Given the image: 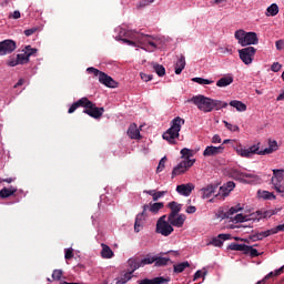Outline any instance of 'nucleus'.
Segmentation results:
<instances>
[{"label": "nucleus", "mask_w": 284, "mask_h": 284, "mask_svg": "<svg viewBox=\"0 0 284 284\" xmlns=\"http://www.w3.org/2000/svg\"><path fill=\"white\" fill-rule=\"evenodd\" d=\"M214 3L216 6H221L223 8V6H225V3H227V0H214Z\"/></svg>", "instance_id": "774afa93"}, {"label": "nucleus", "mask_w": 284, "mask_h": 284, "mask_svg": "<svg viewBox=\"0 0 284 284\" xmlns=\"http://www.w3.org/2000/svg\"><path fill=\"white\" fill-rule=\"evenodd\" d=\"M165 283H170L169 278L165 277H154L152 280L150 278H144L142 281L139 282V284H165Z\"/></svg>", "instance_id": "aec40b11"}, {"label": "nucleus", "mask_w": 284, "mask_h": 284, "mask_svg": "<svg viewBox=\"0 0 284 284\" xmlns=\"http://www.w3.org/2000/svg\"><path fill=\"white\" fill-rule=\"evenodd\" d=\"M168 194V191H158L154 194H152L153 201H156L161 199L162 196H165Z\"/></svg>", "instance_id": "864d4df0"}, {"label": "nucleus", "mask_w": 284, "mask_h": 284, "mask_svg": "<svg viewBox=\"0 0 284 284\" xmlns=\"http://www.w3.org/2000/svg\"><path fill=\"white\" fill-rule=\"evenodd\" d=\"M168 215H162L158 222H156V229L155 232L158 234H161L162 236H170L172 232H174V227L170 223V221H166Z\"/></svg>", "instance_id": "1a4fd4ad"}, {"label": "nucleus", "mask_w": 284, "mask_h": 284, "mask_svg": "<svg viewBox=\"0 0 284 284\" xmlns=\"http://www.w3.org/2000/svg\"><path fill=\"white\" fill-rule=\"evenodd\" d=\"M17 50V42L13 40H3L0 42V57H6V54H12Z\"/></svg>", "instance_id": "4468645a"}, {"label": "nucleus", "mask_w": 284, "mask_h": 284, "mask_svg": "<svg viewBox=\"0 0 284 284\" xmlns=\"http://www.w3.org/2000/svg\"><path fill=\"white\" fill-rule=\"evenodd\" d=\"M168 207L171 210L169 214L170 219H174V216H179V212H181V204L173 201L168 204Z\"/></svg>", "instance_id": "4be33fe9"}, {"label": "nucleus", "mask_w": 284, "mask_h": 284, "mask_svg": "<svg viewBox=\"0 0 284 284\" xmlns=\"http://www.w3.org/2000/svg\"><path fill=\"white\" fill-rule=\"evenodd\" d=\"M225 146L221 144L220 146H206L203 151V156H219V154H223Z\"/></svg>", "instance_id": "2eb2a0df"}, {"label": "nucleus", "mask_w": 284, "mask_h": 284, "mask_svg": "<svg viewBox=\"0 0 284 284\" xmlns=\"http://www.w3.org/2000/svg\"><path fill=\"white\" fill-rule=\"evenodd\" d=\"M165 163H168V158L164 156L160 160L156 172H163L165 170Z\"/></svg>", "instance_id": "8fccbe9b"}, {"label": "nucleus", "mask_w": 284, "mask_h": 284, "mask_svg": "<svg viewBox=\"0 0 284 284\" xmlns=\"http://www.w3.org/2000/svg\"><path fill=\"white\" fill-rule=\"evenodd\" d=\"M183 125H185V119L176 116L171 121V128L163 133L162 139L168 141L170 145H176V139L181 136L180 132Z\"/></svg>", "instance_id": "7ed1b4c3"}, {"label": "nucleus", "mask_w": 284, "mask_h": 284, "mask_svg": "<svg viewBox=\"0 0 284 284\" xmlns=\"http://www.w3.org/2000/svg\"><path fill=\"white\" fill-rule=\"evenodd\" d=\"M24 54H27V57H32L34 54H37V49L32 48L31 45H27L24 49Z\"/></svg>", "instance_id": "3c124183"}, {"label": "nucleus", "mask_w": 284, "mask_h": 284, "mask_svg": "<svg viewBox=\"0 0 284 284\" xmlns=\"http://www.w3.org/2000/svg\"><path fill=\"white\" fill-rule=\"evenodd\" d=\"M180 154H182V159H185L184 161H193L192 156H194V151L184 148L180 151Z\"/></svg>", "instance_id": "c9c22d12"}, {"label": "nucleus", "mask_w": 284, "mask_h": 284, "mask_svg": "<svg viewBox=\"0 0 284 284\" xmlns=\"http://www.w3.org/2000/svg\"><path fill=\"white\" fill-rule=\"evenodd\" d=\"M140 77L142 81H145V83H148V81H152V74L140 73Z\"/></svg>", "instance_id": "13d9d810"}, {"label": "nucleus", "mask_w": 284, "mask_h": 284, "mask_svg": "<svg viewBox=\"0 0 284 284\" xmlns=\"http://www.w3.org/2000/svg\"><path fill=\"white\" fill-rule=\"evenodd\" d=\"M62 276H63V271L61 270H54L52 273L53 281H61Z\"/></svg>", "instance_id": "603ef678"}, {"label": "nucleus", "mask_w": 284, "mask_h": 284, "mask_svg": "<svg viewBox=\"0 0 284 284\" xmlns=\"http://www.w3.org/2000/svg\"><path fill=\"white\" fill-rule=\"evenodd\" d=\"M152 263H154V256L150 257V255L144 258L133 257L128 261L129 267L132 272H136L140 267H145V265H152Z\"/></svg>", "instance_id": "9d476101"}, {"label": "nucleus", "mask_w": 284, "mask_h": 284, "mask_svg": "<svg viewBox=\"0 0 284 284\" xmlns=\"http://www.w3.org/2000/svg\"><path fill=\"white\" fill-rule=\"evenodd\" d=\"M229 219H232L234 223H245V221H247V215L236 214L234 217L232 215L229 216Z\"/></svg>", "instance_id": "a18cd8bd"}, {"label": "nucleus", "mask_w": 284, "mask_h": 284, "mask_svg": "<svg viewBox=\"0 0 284 284\" xmlns=\"http://www.w3.org/2000/svg\"><path fill=\"white\" fill-rule=\"evenodd\" d=\"M231 236L232 235L230 234H219L209 242V245H213L214 247H222L223 241H229Z\"/></svg>", "instance_id": "6ab92c4d"}, {"label": "nucleus", "mask_w": 284, "mask_h": 284, "mask_svg": "<svg viewBox=\"0 0 284 284\" xmlns=\"http://www.w3.org/2000/svg\"><path fill=\"white\" fill-rule=\"evenodd\" d=\"M258 199H263L264 201H275L276 195L268 191H257Z\"/></svg>", "instance_id": "cd10ccee"}, {"label": "nucleus", "mask_w": 284, "mask_h": 284, "mask_svg": "<svg viewBox=\"0 0 284 284\" xmlns=\"http://www.w3.org/2000/svg\"><path fill=\"white\" fill-rule=\"evenodd\" d=\"M232 83H234V78L231 75H227L217 80L216 85L217 88H227V85H232Z\"/></svg>", "instance_id": "393cba45"}, {"label": "nucleus", "mask_w": 284, "mask_h": 284, "mask_svg": "<svg viewBox=\"0 0 284 284\" xmlns=\"http://www.w3.org/2000/svg\"><path fill=\"white\" fill-rule=\"evenodd\" d=\"M275 47H276V50H283L284 49V41L283 40H277L275 42Z\"/></svg>", "instance_id": "e2e57ef3"}, {"label": "nucleus", "mask_w": 284, "mask_h": 284, "mask_svg": "<svg viewBox=\"0 0 284 284\" xmlns=\"http://www.w3.org/2000/svg\"><path fill=\"white\" fill-rule=\"evenodd\" d=\"M64 257H65L67 261H70V258H74V252L72 251V248H67L65 250Z\"/></svg>", "instance_id": "5fc2aeb1"}, {"label": "nucleus", "mask_w": 284, "mask_h": 284, "mask_svg": "<svg viewBox=\"0 0 284 284\" xmlns=\"http://www.w3.org/2000/svg\"><path fill=\"white\" fill-rule=\"evenodd\" d=\"M244 254H250V256L252 258H256V256H261V253H258V250L252 247V246H247L244 250Z\"/></svg>", "instance_id": "58836bf2"}, {"label": "nucleus", "mask_w": 284, "mask_h": 284, "mask_svg": "<svg viewBox=\"0 0 284 284\" xmlns=\"http://www.w3.org/2000/svg\"><path fill=\"white\" fill-rule=\"evenodd\" d=\"M132 274H134V271L131 268V271L126 272L115 284H125L128 281H132Z\"/></svg>", "instance_id": "e433bc0d"}, {"label": "nucleus", "mask_w": 284, "mask_h": 284, "mask_svg": "<svg viewBox=\"0 0 284 284\" xmlns=\"http://www.w3.org/2000/svg\"><path fill=\"white\" fill-rule=\"evenodd\" d=\"M18 58V63H20V65H26V63H30V58L28 57L27 53H19L17 54Z\"/></svg>", "instance_id": "79ce46f5"}, {"label": "nucleus", "mask_w": 284, "mask_h": 284, "mask_svg": "<svg viewBox=\"0 0 284 284\" xmlns=\"http://www.w3.org/2000/svg\"><path fill=\"white\" fill-rule=\"evenodd\" d=\"M266 12H268L270 17H276L278 14V4L273 3L267 9Z\"/></svg>", "instance_id": "c03bdc74"}, {"label": "nucleus", "mask_w": 284, "mask_h": 284, "mask_svg": "<svg viewBox=\"0 0 284 284\" xmlns=\"http://www.w3.org/2000/svg\"><path fill=\"white\" fill-rule=\"evenodd\" d=\"M281 68H283V65L278 62H274L271 67L272 72H281Z\"/></svg>", "instance_id": "6e6d98bb"}, {"label": "nucleus", "mask_w": 284, "mask_h": 284, "mask_svg": "<svg viewBox=\"0 0 284 284\" xmlns=\"http://www.w3.org/2000/svg\"><path fill=\"white\" fill-rule=\"evenodd\" d=\"M284 272V266L275 270L274 272H270L263 280L258 281L256 284H265L270 278H274V276H281Z\"/></svg>", "instance_id": "412c9836"}, {"label": "nucleus", "mask_w": 284, "mask_h": 284, "mask_svg": "<svg viewBox=\"0 0 284 284\" xmlns=\"http://www.w3.org/2000/svg\"><path fill=\"white\" fill-rule=\"evenodd\" d=\"M185 70V55H180L175 63V74H181Z\"/></svg>", "instance_id": "c85d7f7f"}, {"label": "nucleus", "mask_w": 284, "mask_h": 284, "mask_svg": "<svg viewBox=\"0 0 284 284\" xmlns=\"http://www.w3.org/2000/svg\"><path fill=\"white\" fill-rule=\"evenodd\" d=\"M223 123H224V125H225V128L227 129V130H230V132H239L241 129L239 128V125H236V124H232V123H230V122H227V121H223Z\"/></svg>", "instance_id": "de8ad7c7"}, {"label": "nucleus", "mask_w": 284, "mask_h": 284, "mask_svg": "<svg viewBox=\"0 0 284 284\" xmlns=\"http://www.w3.org/2000/svg\"><path fill=\"white\" fill-rule=\"evenodd\" d=\"M101 247H102V251H101L102 258H112V257H114V252L112 251V248H110V246L102 243Z\"/></svg>", "instance_id": "bb28decb"}, {"label": "nucleus", "mask_w": 284, "mask_h": 284, "mask_svg": "<svg viewBox=\"0 0 284 284\" xmlns=\"http://www.w3.org/2000/svg\"><path fill=\"white\" fill-rule=\"evenodd\" d=\"M186 267H190V262H182L173 266V272L175 274H181L185 272Z\"/></svg>", "instance_id": "72a5a7b5"}, {"label": "nucleus", "mask_w": 284, "mask_h": 284, "mask_svg": "<svg viewBox=\"0 0 284 284\" xmlns=\"http://www.w3.org/2000/svg\"><path fill=\"white\" fill-rule=\"evenodd\" d=\"M261 143L254 144L248 149H243V146L240 144L235 148L236 154L239 156H242L243 159H252L254 154H258L260 156H264L265 154H272L273 152H276L278 150V142L276 140L268 142V148L261 150Z\"/></svg>", "instance_id": "f03ea898"}, {"label": "nucleus", "mask_w": 284, "mask_h": 284, "mask_svg": "<svg viewBox=\"0 0 284 284\" xmlns=\"http://www.w3.org/2000/svg\"><path fill=\"white\" fill-rule=\"evenodd\" d=\"M185 219H187L185 214H178L173 217H170V215H168V221L173 227H183Z\"/></svg>", "instance_id": "f3484780"}, {"label": "nucleus", "mask_w": 284, "mask_h": 284, "mask_svg": "<svg viewBox=\"0 0 284 284\" xmlns=\"http://www.w3.org/2000/svg\"><path fill=\"white\" fill-rule=\"evenodd\" d=\"M186 214H194L196 212V206H187L185 210Z\"/></svg>", "instance_id": "0e129e2a"}, {"label": "nucleus", "mask_w": 284, "mask_h": 284, "mask_svg": "<svg viewBox=\"0 0 284 284\" xmlns=\"http://www.w3.org/2000/svg\"><path fill=\"white\" fill-rule=\"evenodd\" d=\"M196 163V159L193 160H183L176 166L173 168L172 176H180V174H185L192 165Z\"/></svg>", "instance_id": "ddd939ff"}, {"label": "nucleus", "mask_w": 284, "mask_h": 284, "mask_svg": "<svg viewBox=\"0 0 284 284\" xmlns=\"http://www.w3.org/2000/svg\"><path fill=\"white\" fill-rule=\"evenodd\" d=\"M153 261L155 267H165L170 263V257L153 256Z\"/></svg>", "instance_id": "2f4dec72"}, {"label": "nucleus", "mask_w": 284, "mask_h": 284, "mask_svg": "<svg viewBox=\"0 0 284 284\" xmlns=\"http://www.w3.org/2000/svg\"><path fill=\"white\" fill-rule=\"evenodd\" d=\"M9 19H21V12L19 10L13 11L9 14Z\"/></svg>", "instance_id": "4d7b16f0"}, {"label": "nucleus", "mask_w": 284, "mask_h": 284, "mask_svg": "<svg viewBox=\"0 0 284 284\" xmlns=\"http://www.w3.org/2000/svg\"><path fill=\"white\" fill-rule=\"evenodd\" d=\"M14 194H17V187L14 186L0 190V199H10V196H14Z\"/></svg>", "instance_id": "5701e85b"}, {"label": "nucleus", "mask_w": 284, "mask_h": 284, "mask_svg": "<svg viewBox=\"0 0 284 284\" xmlns=\"http://www.w3.org/2000/svg\"><path fill=\"white\" fill-rule=\"evenodd\" d=\"M164 204L163 202H156V203H150V212H152V214H156L159 212V210H163Z\"/></svg>", "instance_id": "a19ab883"}, {"label": "nucleus", "mask_w": 284, "mask_h": 284, "mask_svg": "<svg viewBox=\"0 0 284 284\" xmlns=\"http://www.w3.org/2000/svg\"><path fill=\"white\" fill-rule=\"evenodd\" d=\"M34 32H37V28H31V29L24 30L26 37H32V34H34Z\"/></svg>", "instance_id": "680f3d73"}, {"label": "nucleus", "mask_w": 284, "mask_h": 284, "mask_svg": "<svg viewBox=\"0 0 284 284\" xmlns=\"http://www.w3.org/2000/svg\"><path fill=\"white\" fill-rule=\"evenodd\" d=\"M230 192H232L231 190H229L226 186H224V184L220 187V191L217 194H215V199H225V196H230Z\"/></svg>", "instance_id": "4c0bfd02"}, {"label": "nucleus", "mask_w": 284, "mask_h": 284, "mask_svg": "<svg viewBox=\"0 0 284 284\" xmlns=\"http://www.w3.org/2000/svg\"><path fill=\"white\" fill-rule=\"evenodd\" d=\"M192 81L199 83V85H212L214 83V81L204 78H193Z\"/></svg>", "instance_id": "37998d69"}, {"label": "nucleus", "mask_w": 284, "mask_h": 284, "mask_svg": "<svg viewBox=\"0 0 284 284\" xmlns=\"http://www.w3.org/2000/svg\"><path fill=\"white\" fill-rule=\"evenodd\" d=\"M272 183L275 191L284 196V170H273Z\"/></svg>", "instance_id": "9b49d317"}, {"label": "nucleus", "mask_w": 284, "mask_h": 284, "mask_svg": "<svg viewBox=\"0 0 284 284\" xmlns=\"http://www.w3.org/2000/svg\"><path fill=\"white\" fill-rule=\"evenodd\" d=\"M235 39L242 48H245V45H258V36H256V32H245V30L240 29L235 31Z\"/></svg>", "instance_id": "20e7f679"}, {"label": "nucleus", "mask_w": 284, "mask_h": 284, "mask_svg": "<svg viewBox=\"0 0 284 284\" xmlns=\"http://www.w3.org/2000/svg\"><path fill=\"white\" fill-rule=\"evenodd\" d=\"M229 104L235 108L237 112H245L247 110V105L239 100H232Z\"/></svg>", "instance_id": "7c9ffc66"}, {"label": "nucleus", "mask_w": 284, "mask_h": 284, "mask_svg": "<svg viewBox=\"0 0 284 284\" xmlns=\"http://www.w3.org/2000/svg\"><path fill=\"white\" fill-rule=\"evenodd\" d=\"M241 210H243V207L241 206V204H237L235 206H232L229 212L226 213L227 219H230V216H234V214H236L237 212H241Z\"/></svg>", "instance_id": "49530a36"}, {"label": "nucleus", "mask_w": 284, "mask_h": 284, "mask_svg": "<svg viewBox=\"0 0 284 284\" xmlns=\"http://www.w3.org/2000/svg\"><path fill=\"white\" fill-rule=\"evenodd\" d=\"M145 2H140L139 8H145L150 3H154V0H144Z\"/></svg>", "instance_id": "69168bd1"}, {"label": "nucleus", "mask_w": 284, "mask_h": 284, "mask_svg": "<svg viewBox=\"0 0 284 284\" xmlns=\"http://www.w3.org/2000/svg\"><path fill=\"white\" fill-rule=\"evenodd\" d=\"M143 221H145V217H143V213H139L135 217L134 232H141V229L143 227Z\"/></svg>", "instance_id": "c756f323"}, {"label": "nucleus", "mask_w": 284, "mask_h": 284, "mask_svg": "<svg viewBox=\"0 0 284 284\" xmlns=\"http://www.w3.org/2000/svg\"><path fill=\"white\" fill-rule=\"evenodd\" d=\"M230 175L235 181H240V183L250 184V183H256L257 181H261V178H258V175L254 173H245L239 169H232L230 171Z\"/></svg>", "instance_id": "423d86ee"}, {"label": "nucleus", "mask_w": 284, "mask_h": 284, "mask_svg": "<svg viewBox=\"0 0 284 284\" xmlns=\"http://www.w3.org/2000/svg\"><path fill=\"white\" fill-rule=\"evenodd\" d=\"M134 39L136 40L138 44L136 42L128 39H123L122 41L128 43V45H138V48H143V45H146V43L148 45H151V48H156V43H154V37L150 34L135 32Z\"/></svg>", "instance_id": "39448f33"}, {"label": "nucleus", "mask_w": 284, "mask_h": 284, "mask_svg": "<svg viewBox=\"0 0 284 284\" xmlns=\"http://www.w3.org/2000/svg\"><path fill=\"white\" fill-rule=\"evenodd\" d=\"M224 187L229 189L231 192L236 187V183L229 181L224 184Z\"/></svg>", "instance_id": "052dcab7"}, {"label": "nucleus", "mask_w": 284, "mask_h": 284, "mask_svg": "<svg viewBox=\"0 0 284 284\" xmlns=\"http://www.w3.org/2000/svg\"><path fill=\"white\" fill-rule=\"evenodd\" d=\"M212 143H221V135L219 134L213 135Z\"/></svg>", "instance_id": "338daca9"}, {"label": "nucleus", "mask_w": 284, "mask_h": 284, "mask_svg": "<svg viewBox=\"0 0 284 284\" xmlns=\"http://www.w3.org/2000/svg\"><path fill=\"white\" fill-rule=\"evenodd\" d=\"M191 103H194L201 112H212V98L205 95H195L191 100Z\"/></svg>", "instance_id": "6e6552de"}, {"label": "nucleus", "mask_w": 284, "mask_h": 284, "mask_svg": "<svg viewBox=\"0 0 284 284\" xmlns=\"http://www.w3.org/2000/svg\"><path fill=\"white\" fill-rule=\"evenodd\" d=\"M267 236H272V231L267 230V231H263L260 233H255L253 235H251V241H263L264 239H267Z\"/></svg>", "instance_id": "a878e982"}, {"label": "nucleus", "mask_w": 284, "mask_h": 284, "mask_svg": "<svg viewBox=\"0 0 284 284\" xmlns=\"http://www.w3.org/2000/svg\"><path fill=\"white\" fill-rule=\"evenodd\" d=\"M128 136H130V139H141V131H139V128L136 126V124H131L128 129Z\"/></svg>", "instance_id": "b1692460"}, {"label": "nucleus", "mask_w": 284, "mask_h": 284, "mask_svg": "<svg viewBox=\"0 0 284 284\" xmlns=\"http://www.w3.org/2000/svg\"><path fill=\"white\" fill-rule=\"evenodd\" d=\"M153 70L156 72L158 77H165V67H163V64L154 63Z\"/></svg>", "instance_id": "ea45409f"}, {"label": "nucleus", "mask_w": 284, "mask_h": 284, "mask_svg": "<svg viewBox=\"0 0 284 284\" xmlns=\"http://www.w3.org/2000/svg\"><path fill=\"white\" fill-rule=\"evenodd\" d=\"M223 108H227V102L211 99V111L212 110H221Z\"/></svg>", "instance_id": "473e14b6"}, {"label": "nucleus", "mask_w": 284, "mask_h": 284, "mask_svg": "<svg viewBox=\"0 0 284 284\" xmlns=\"http://www.w3.org/2000/svg\"><path fill=\"white\" fill-rule=\"evenodd\" d=\"M240 59L245 65H252V61H254V54H256V48L246 47L244 49L239 50Z\"/></svg>", "instance_id": "f8f14e48"}, {"label": "nucleus", "mask_w": 284, "mask_h": 284, "mask_svg": "<svg viewBox=\"0 0 284 284\" xmlns=\"http://www.w3.org/2000/svg\"><path fill=\"white\" fill-rule=\"evenodd\" d=\"M203 274H207V272H204L203 271H196L194 276H193V281H199V278H202Z\"/></svg>", "instance_id": "bf43d9fd"}, {"label": "nucleus", "mask_w": 284, "mask_h": 284, "mask_svg": "<svg viewBox=\"0 0 284 284\" xmlns=\"http://www.w3.org/2000/svg\"><path fill=\"white\" fill-rule=\"evenodd\" d=\"M7 65H9V68H16V65H20L19 63V58H14L11 57L8 61H7Z\"/></svg>", "instance_id": "09e8293b"}, {"label": "nucleus", "mask_w": 284, "mask_h": 284, "mask_svg": "<svg viewBox=\"0 0 284 284\" xmlns=\"http://www.w3.org/2000/svg\"><path fill=\"white\" fill-rule=\"evenodd\" d=\"M89 74H93V77H98L100 83L105 85L106 88H116L118 83L112 79V77L108 75L105 72L100 71L99 69L91 67L87 69Z\"/></svg>", "instance_id": "0eeeda50"}, {"label": "nucleus", "mask_w": 284, "mask_h": 284, "mask_svg": "<svg viewBox=\"0 0 284 284\" xmlns=\"http://www.w3.org/2000/svg\"><path fill=\"white\" fill-rule=\"evenodd\" d=\"M79 108H84L83 113L88 114L92 119H101V116H103V112H105V109L98 108L94 102L84 97L71 104L68 110V114H74Z\"/></svg>", "instance_id": "f257e3e1"}, {"label": "nucleus", "mask_w": 284, "mask_h": 284, "mask_svg": "<svg viewBox=\"0 0 284 284\" xmlns=\"http://www.w3.org/2000/svg\"><path fill=\"white\" fill-rule=\"evenodd\" d=\"M219 190V184H207L206 186L200 190L202 199H211L212 194H214Z\"/></svg>", "instance_id": "dca6fc26"}, {"label": "nucleus", "mask_w": 284, "mask_h": 284, "mask_svg": "<svg viewBox=\"0 0 284 284\" xmlns=\"http://www.w3.org/2000/svg\"><path fill=\"white\" fill-rule=\"evenodd\" d=\"M193 190H194V184L192 183L180 184L176 186V193L181 194V196H190Z\"/></svg>", "instance_id": "a211bd4d"}, {"label": "nucleus", "mask_w": 284, "mask_h": 284, "mask_svg": "<svg viewBox=\"0 0 284 284\" xmlns=\"http://www.w3.org/2000/svg\"><path fill=\"white\" fill-rule=\"evenodd\" d=\"M245 244H239L236 242H233L227 246V250H231L233 252H243V254H245Z\"/></svg>", "instance_id": "f704fd0d"}]
</instances>
